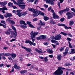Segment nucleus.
Segmentation results:
<instances>
[{"label": "nucleus", "mask_w": 75, "mask_h": 75, "mask_svg": "<svg viewBox=\"0 0 75 75\" xmlns=\"http://www.w3.org/2000/svg\"><path fill=\"white\" fill-rule=\"evenodd\" d=\"M43 44L45 45H47L49 44V43L47 42H44Z\"/></svg>", "instance_id": "69168bd1"}, {"label": "nucleus", "mask_w": 75, "mask_h": 75, "mask_svg": "<svg viewBox=\"0 0 75 75\" xmlns=\"http://www.w3.org/2000/svg\"><path fill=\"white\" fill-rule=\"evenodd\" d=\"M36 39L37 40H41V36H39V37H37L36 38Z\"/></svg>", "instance_id": "09e8293b"}, {"label": "nucleus", "mask_w": 75, "mask_h": 75, "mask_svg": "<svg viewBox=\"0 0 75 75\" xmlns=\"http://www.w3.org/2000/svg\"><path fill=\"white\" fill-rule=\"evenodd\" d=\"M65 66H67V67L68 66H69L70 65H72V64H69V63H68V64H65V65H64Z\"/></svg>", "instance_id": "864d4df0"}, {"label": "nucleus", "mask_w": 75, "mask_h": 75, "mask_svg": "<svg viewBox=\"0 0 75 75\" xmlns=\"http://www.w3.org/2000/svg\"><path fill=\"white\" fill-rule=\"evenodd\" d=\"M66 15L68 16L67 19H70L71 18L73 17V14H72V13L70 12L67 13Z\"/></svg>", "instance_id": "0eeeda50"}, {"label": "nucleus", "mask_w": 75, "mask_h": 75, "mask_svg": "<svg viewBox=\"0 0 75 75\" xmlns=\"http://www.w3.org/2000/svg\"><path fill=\"white\" fill-rule=\"evenodd\" d=\"M14 67L15 69H16L17 71H19V70H20L21 69L20 67L17 66L16 64H15L14 65Z\"/></svg>", "instance_id": "ddd939ff"}, {"label": "nucleus", "mask_w": 75, "mask_h": 75, "mask_svg": "<svg viewBox=\"0 0 75 75\" xmlns=\"http://www.w3.org/2000/svg\"><path fill=\"white\" fill-rule=\"evenodd\" d=\"M40 36L41 40H43V39H45V38H46V37H47L46 35H40Z\"/></svg>", "instance_id": "4be33fe9"}, {"label": "nucleus", "mask_w": 75, "mask_h": 75, "mask_svg": "<svg viewBox=\"0 0 75 75\" xmlns=\"http://www.w3.org/2000/svg\"><path fill=\"white\" fill-rule=\"evenodd\" d=\"M12 33L13 35H11V38H13V36L15 38H16L17 36V33L16 31H12Z\"/></svg>", "instance_id": "20e7f679"}, {"label": "nucleus", "mask_w": 75, "mask_h": 75, "mask_svg": "<svg viewBox=\"0 0 75 75\" xmlns=\"http://www.w3.org/2000/svg\"><path fill=\"white\" fill-rule=\"evenodd\" d=\"M20 73L21 75H24V74H26L27 72V70H21L20 71Z\"/></svg>", "instance_id": "dca6fc26"}, {"label": "nucleus", "mask_w": 75, "mask_h": 75, "mask_svg": "<svg viewBox=\"0 0 75 75\" xmlns=\"http://www.w3.org/2000/svg\"><path fill=\"white\" fill-rule=\"evenodd\" d=\"M22 13L23 16H26V14H27V12L25 11L24 12H22Z\"/></svg>", "instance_id": "4c0bfd02"}, {"label": "nucleus", "mask_w": 75, "mask_h": 75, "mask_svg": "<svg viewBox=\"0 0 75 75\" xmlns=\"http://www.w3.org/2000/svg\"><path fill=\"white\" fill-rule=\"evenodd\" d=\"M44 7H45L46 8H47L48 7V5H46L45 4L44 5Z\"/></svg>", "instance_id": "bf43d9fd"}, {"label": "nucleus", "mask_w": 75, "mask_h": 75, "mask_svg": "<svg viewBox=\"0 0 75 75\" xmlns=\"http://www.w3.org/2000/svg\"><path fill=\"white\" fill-rule=\"evenodd\" d=\"M29 27H30V28H35V27L34 26L31 24H30V25H29Z\"/></svg>", "instance_id": "3c124183"}, {"label": "nucleus", "mask_w": 75, "mask_h": 75, "mask_svg": "<svg viewBox=\"0 0 75 75\" xmlns=\"http://www.w3.org/2000/svg\"><path fill=\"white\" fill-rule=\"evenodd\" d=\"M50 38L51 40H55V37L53 36H52L50 37Z\"/></svg>", "instance_id": "6e6d98bb"}, {"label": "nucleus", "mask_w": 75, "mask_h": 75, "mask_svg": "<svg viewBox=\"0 0 75 75\" xmlns=\"http://www.w3.org/2000/svg\"><path fill=\"white\" fill-rule=\"evenodd\" d=\"M49 3H50L51 5L52 6H54V1L52 0H49Z\"/></svg>", "instance_id": "c756f323"}, {"label": "nucleus", "mask_w": 75, "mask_h": 75, "mask_svg": "<svg viewBox=\"0 0 75 75\" xmlns=\"http://www.w3.org/2000/svg\"><path fill=\"white\" fill-rule=\"evenodd\" d=\"M64 46L61 47L59 50L60 52H62V51H64Z\"/></svg>", "instance_id": "f704fd0d"}, {"label": "nucleus", "mask_w": 75, "mask_h": 75, "mask_svg": "<svg viewBox=\"0 0 75 75\" xmlns=\"http://www.w3.org/2000/svg\"><path fill=\"white\" fill-rule=\"evenodd\" d=\"M74 24V22L71 21H70L69 23V25H72V24Z\"/></svg>", "instance_id": "2f4dec72"}, {"label": "nucleus", "mask_w": 75, "mask_h": 75, "mask_svg": "<svg viewBox=\"0 0 75 75\" xmlns=\"http://www.w3.org/2000/svg\"><path fill=\"white\" fill-rule=\"evenodd\" d=\"M19 23L21 24H24V25H27V24L25 23V21H21L19 22Z\"/></svg>", "instance_id": "6ab92c4d"}, {"label": "nucleus", "mask_w": 75, "mask_h": 75, "mask_svg": "<svg viewBox=\"0 0 75 75\" xmlns=\"http://www.w3.org/2000/svg\"><path fill=\"white\" fill-rule=\"evenodd\" d=\"M58 5L59 6V8L60 9L61 8V5H60V3H59V2H58Z\"/></svg>", "instance_id": "774afa93"}, {"label": "nucleus", "mask_w": 75, "mask_h": 75, "mask_svg": "<svg viewBox=\"0 0 75 75\" xmlns=\"http://www.w3.org/2000/svg\"><path fill=\"white\" fill-rule=\"evenodd\" d=\"M26 23L27 24H28L29 25L31 24V22H30L27 21Z\"/></svg>", "instance_id": "13d9d810"}, {"label": "nucleus", "mask_w": 75, "mask_h": 75, "mask_svg": "<svg viewBox=\"0 0 75 75\" xmlns=\"http://www.w3.org/2000/svg\"><path fill=\"white\" fill-rule=\"evenodd\" d=\"M17 15H18V16L20 17L21 16H22V12L18 13V14H17Z\"/></svg>", "instance_id": "a18cd8bd"}, {"label": "nucleus", "mask_w": 75, "mask_h": 75, "mask_svg": "<svg viewBox=\"0 0 75 75\" xmlns=\"http://www.w3.org/2000/svg\"><path fill=\"white\" fill-rule=\"evenodd\" d=\"M61 58H62V56H61V55L60 54L57 55V59H58L59 61H61Z\"/></svg>", "instance_id": "5701e85b"}, {"label": "nucleus", "mask_w": 75, "mask_h": 75, "mask_svg": "<svg viewBox=\"0 0 75 75\" xmlns=\"http://www.w3.org/2000/svg\"><path fill=\"white\" fill-rule=\"evenodd\" d=\"M33 45V46H35L36 44L34 42H33L31 41V43H30V45Z\"/></svg>", "instance_id": "37998d69"}, {"label": "nucleus", "mask_w": 75, "mask_h": 75, "mask_svg": "<svg viewBox=\"0 0 75 75\" xmlns=\"http://www.w3.org/2000/svg\"><path fill=\"white\" fill-rule=\"evenodd\" d=\"M64 24L63 23H58L57 24V25H58V26H64Z\"/></svg>", "instance_id": "de8ad7c7"}, {"label": "nucleus", "mask_w": 75, "mask_h": 75, "mask_svg": "<svg viewBox=\"0 0 75 75\" xmlns=\"http://www.w3.org/2000/svg\"><path fill=\"white\" fill-rule=\"evenodd\" d=\"M28 10L29 11H31V12H33L34 14H33V17H37L40 14H41V16H44V13L40 11H38V10L36 9H34V8H28Z\"/></svg>", "instance_id": "f257e3e1"}, {"label": "nucleus", "mask_w": 75, "mask_h": 75, "mask_svg": "<svg viewBox=\"0 0 75 75\" xmlns=\"http://www.w3.org/2000/svg\"><path fill=\"white\" fill-rule=\"evenodd\" d=\"M21 5H19V6L20 7L21 9H25V6H26V5H25V3L24 2H23V3Z\"/></svg>", "instance_id": "423d86ee"}, {"label": "nucleus", "mask_w": 75, "mask_h": 75, "mask_svg": "<svg viewBox=\"0 0 75 75\" xmlns=\"http://www.w3.org/2000/svg\"><path fill=\"white\" fill-rule=\"evenodd\" d=\"M13 3H14V4H15L16 5H17L18 6H19V4H18L17 3V2L16 1H15L14 2H13Z\"/></svg>", "instance_id": "052dcab7"}, {"label": "nucleus", "mask_w": 75, "mask_h": 75, "mask_svg": "<svg viewBox=\"0 0 75 75\" xmlns=\"http://www.w3.org/2000/svg\"><path fill=\"white\" fill-rule=\"evenodd\" d=\"M69 51V48L68 47H67L65 50V52H63V54H65V55H67L68 53V51Z\"/></svg>", "instance_id": "a211bd4d"}, {"label": "nucleus", "mask_w": 75, "mask_h": 75, "mask_svg": "<svg viewBox=\"0 0 75 75\" xmlns=\"http://www.w3.org/2000/svg\"><path fill=\"white\" fill-rule=\"evenodd\" d=\"M64 12H65V11L64 9L59 11V14H62L64 13H63Z\"/></svg>", "instance_id": "a878e982"}, {"label": "nucleus", "mask_w": 75, "mask_h": 75, "mask_svg": "<svg viewBox=\"0 0 75 75\" xmlns=\"http://www.w3.org/2000/svg\"><path fill=\"white\" fill-rule=\"evenodd\" d=\"M1 23H2V24H4L5 25H6V23L5 21L2 20L0 22Z\"/></svg>", "instance_id": "a19ab883"}, {"label": "nucleus", "mask_w": 75, "mask_h": 75, "mask_svg": "<svg viewBox=\"0 0 75 75\" xmlns=\"http://www.w3.org/2000/svg\"><path fill=\"white\" fill-rule=\"evenodd\" d=\"M0 18L2 20H3V19H4V16L2 15H0Z\"/></svg>", "instance_id": "5fc2aeb1"}, {"label": "nucleus", "mask_w": 75, "mask_h": 75, "mask_svg": "<svg viewBox=\"0 0 75 75\" xmlns=\"http://www.w3.org/2000/svg\"><path fill=\"white\" fill-rule=\"evenodd\" d=\"M10 56L12 58H16V54H15L13 53V52H12V54H11Z\"/></svg>", "instance_id": "2eb2a0df"}, {"label": "nucleus", "mask_w": 75, "mask_h": 75, "mask_svg": "<svg viewBox=\"0 0 75 75\" xmlns=\"http://www.w3.org/2000/svg\"><path fill=\"white\" fill-rule=\"evenodd\" d=\"M38 20V19L37 18H35L33 19V21H37Z\"/></svg>", "instance_id": "e2e57ef3"}, {"label": "nucleus", "mask_w": 75, "mask_h": 75, "mask_svg": "<svg viewBox=\"0 0 75 75\" xmlns=\"http://www.w3.org/2000/svg\"><path fill=\"white\" fill-rule=\"evenodd\" d=\"M65 20V18H62L60 19L59 21H61V22H63Z\"/></svg>", "instance_id": "58836bf2"}, {"label": "nucleus", "mask_w": 75, "mask_h": 75, "mask_svg": "<svg viewBox=\"0 0 75 75\" xmlns=\"http://www.w3.org/2000/svg\"><path fill=\"white\" fill-rule=\"evenodd\" d=\"M12 14L10 13H6V14L4 15V17L6 18L9 17H12Z\"/></svg>", "instance_id": "f8f14e48"}, {"label": "nucleus", "mask_w": 75, "mask_h": 75, "mask_svg": "<svg viewBox=\"0 0 75 75\" xmlns=\"http://www.w3.org/2000/svg\"><path fill=\"white\" fill-rule=\"evenodd\" d=\"M51 8H51V6H50V7L47 9L48 11H50L51 10Z\"/></svg>", "instance_id": "338daca9"}, {"label": "nucleus", "mask_w": 75, "mask_h": 75, "mask_svg": "<svg viewBox=\"0 0 75 75\" xmlns=\"http://www.w3.org/2000/svg\"><path fill=\"white\" fill-rule=\"evenodd\" d=\"M50 24H52L54 25V24H56V22L54 21L53 20H51L50 21Z\"/></svg>", "instance_id": "b1692460"}, {"label": "nucleus", "mask_w": 75, "mask_h": 75, "mask_svg": "<svg viewBox=\"0 0 75 75\" xmlns=\"http://www.w3.org/2000/svg\"><path fill=\"white\" fill-rule=\"evenodd\" d=\"M8 7H12L13 6V3H11V2H9L8 4Z\"/></svg>", "instance_id": "393cba45"}, {"label": "nucleus", "mask_w": 75, "mask_h": 75, "mask_svg": "<svg viewBox=\"0 0 75 75\" xmlns=\"http://www.w3.org/2000/svg\"><path fill=\"white\" fill-rule=\"evenodd\" d=\"M7 4V1H5L4 2H0V4L1 6H4L5 5H6Z\"/></svg>", "instance_id": "4468645a"}, {"label": "nucleus", "mask_w": 75, "mask_h": 75, "mask_svg": "<svg viewBox=\"0 0 75 75\" xmlns=\"http://www.w3.org/2000/svg\"><path fill=\"white\" fill-rule=\"evenodd\" d=\"M20 26L21 27V28H27V26L22 25H20Z\"/></svg>", "instance_id": "7c9ffc66"}, {"label": "nucleus", "mask_w": 75, "mask_h": 75, "mask_svg": "<svg viewBox=\"0 0 75 75\" xmlns=\"http://www.w3.org/2000/svg\"><path fill=\"white\" fill-rule=\"evenodd\" d=\"M1 26H3L4 28H7L6 25L3 24H2V23H0V27H1Z\"/></svg>", "instance_id": "473e14b6"}, {"label": "nucleus", "mask_w": 75, "mask_h": 75, "mask_svg": "<svg viewBox=\"0 0 75 75\" xmlns=\"http://www.w3.org/2000/svg\"><path fill=\"white\" fill-rule=\"evenodd\" d=\"M71 54H74L75 53V49H71Z\"/></svg>", "instance_id": "cd10ccee"}, {"label": "nucleus", "mask_w": 75, "mask_h": 75, "mask_svg": "<svg viewBox=\"0 0 75 75\" xmlns=\"http://www.w3.org/2000/svg\"><path fill=\"white\" fill-rule=\"evenodd\" d=\"M31 40H25V43L26 44H28L29 43L30 45H31Z\"/></svg>", "instance_id": "bb28decb"}, {"label": "nucleus", "mask_w": 75, "mask_h": 75, "mask_svg": "<svg viewBox=\"0 0 75 75\" xmlns=\"http://www.w3.org/2000/svg\"><path fill=\"white\" fill-rule=\"evenodd\" d=\"M19 59L20 61H23V58L22 57H19Z\"/></svg>", "instance_id": "0e129e2a"}, {"label": "nucleus", "mask_w": 75, "mask_h": 75, "mask_svg": "<svg viewBox=\"0 0 75 75\" xmlns=\"http://www.w3.org/2000/svg\"><path fill=\"white\" fill-rule=\"evenodd\" d=\"M44 59L45 62H48V57H45V58H44Z\"/></svg>", "instance_id": "c03bdc74"}, {"label": "nucleus", "mask_w": 75, "mask_h": 75, "mask_svg": "<svg viewBox=\"0 0 75 75\" xmlns=\"http://www.w3.org/2000/svg\"><path fill=\"white\" fill-rule=\"evenodd\" d=\"M60 34H62V35H64L65 36H66V35H68L69 36H70V37H72V35H71V34L70 33H69L68 34H67L65 33H64V32H62L60 33Z\"/></svg>", "instance_id": "9b49d317"}, {"label": "nucleus", "mask_w": 75, "mask_h": 75, "mask_svg": "<svg viewBox=\"0 0 75 75\" xmlns=\"http://www.w3.org/2000/svg\"><path fill=\"white\" fill-rule=\"evenodd\" d=\"M68 42L69 43V45L70 48H72V46L71 45V43L69 41Z\"/></svg>", "instance_id": "72a5a7b5"}, {"label": "nucleus", "mask_w": 75, "mask_h": 75, "mask_svg": "<svg viewBox=\"0 0 75 75\" xmlns=\"http://www.w3.org/2000/svg\"><path fill=\"white\" fill-rule=\"evenodd\" d=\"M23 0H18L17 1V2L18 4H21L23 3H24L23 2Z\"/></svg>", "instance_id": "412c9836"}, {"label": "nucleus", "mask_w": 75, "mask_h": 75, "mask_svg": "<svg viewBox=\"0 0 75 75\" xmlns=\"http://www.w3.org/2000/svg\"><path fill=\"white\" fill-rule=\"evenodd\" d=\"M40 25H42V26H44L45 25V23L42 22V21L40 20Z\"/></svg>", "instance_id": "aec40b11"}, {"label": "nucleus", "mask_w": 75, "mask_h": 75, "mask_svg": "<svg viewBox=\"0 0 75 75\" xmlns=\"http://www.w3.org/2000/svg\"><path fill=\"white\" fill-rule=\"evenodd\" d=\"M14 67H12V70L10 71V73H12V72H14Z\"/></svg>", "instance_id": "79ce46f5"}, {"label": "nucleus", "mask_w": 75, "mask_h": 75, "mask_svg": "<svg viewBox=\"0 0 75 75\" xmlns=\"http://www.w3.org/2000/svg\"><path fill=\"white\" fill-rule=\"evenodd\" d=\"M38 34V32H34L33 31H32L30 33V37L31 38V39H32V42H33L35 41V39H33L34 38H35L36 35H37Z\"/></svg>", "instance_id": "7ed1b4c3"}, {"label": "nucleus", "mask_w": 75, "mask_h": 75, "mask_svg": "<svg viewBox=\"0 0 75 75\" xmlns=\"http://www.w3.org/2000/svg\"><path fill=\"white\" fill-rule=\"evenodd\" d=\"M12 30H13L15 31H16V28L14 26H11Z\"/></svg>", "instance_id": "49530a36"}, {"label": "nucleus", "mask_w": 75, "mask_h": 75, "mask_svg": "<svg viewBox=\"0 0 75 75\" xmlns=\"http://www.w3.org/2000/svg\"><path fill=\"white\" fill-rule=\"evenodd\" d=\"M67 40H68V41H72V39H71V38H67Z\"/></svg>", "instance_id": "4d7b16f0"}, {"label": "nucleus", "mask_w": 75, "mask_h": 75, "mask_svg": "<svg viewBox=\"0 0 75 75\" xmlns=\"http://www.w3.org/2000/svg\"><path fill=\"white\" fill-rule=\"evenodd\" d=\"M43 19L45 21H47V20H49V18L47 16H44Z\"/></svg>", "instance_id": "c85d7f7f"}, {"label": "nucleus", "mask_w": 75, "mask_h": 75, "mask_svg": "<svg viewBox=\"0 0 75 75\" xmlns=\"http://www.w3.org/2000/svg\"><path fill=\"white\" fill-rule=\"evenodd\" d=\"M21 47L23 49H24L25 50L27 51V52H31V48H27L25 46H21Z\"/></svg>", "instance_id": "1a4fd4ad"}, {"label": "nucleus", "mask_w": 75, "mask_h": 75, "mask_svg": "<svg viewBox=\"0 0 75 75\" xmlns=\"http://www.w3.org/2000/svg\"><path fill=\"white\" fill-rule=\"evenodd\" d=\"M61 38V35L60 34L55 35L54 40H60Z\"/></svg>", "instance_id": "39448f33"}, {"label": "nucleus", "mask_w": 75, "mask_h": 75, "mask_svg": "<svg viewBox=\"0 0 75 75\" xmlns=\"http://www.w3.org/2000/svg\"><path fill=\"white\" fill-rule=\"evenodd\" d=\"M2 9L3 10H8V9L7 8H6V7L5 6L4 7L2 8Z\"/></svg>", "instance_id": "8fccbe9b"}, {"label": "nucleus", "mask_w": 75, "mask_h": 75, "mask_svg": "<svg viewBox=\"0 0 75 75\" xmlns=\"http://www.w3.org/2000/svg\"><path fill=\"white\" fill-rule=\"evenodd\" d=\"M58 69L53 72V75H62L63 74V70L65 69V68L62 67V66L57 68Z\"/></svg>", "instance_id": "f03ea898"}, {"label": "nucleus", "mask_w": 75, "mask_h": 75, "mask_svg": "<svg viewBox=\"0 0 75 75\" xmlns=\"http://www.w3.org/2000/svg\"><path fill=\"white\" fill-rule=\"evenodd\" d=\"M12 29L9 28L5 32V33L6 35H10V33L12 32Z\"/></svg>", "instance_id": "6e6552de"}, {"label": "nucleus", "mask_w": 75, "mask_h": 75, "mask_svg": "<svg viewBox=\"0 0 75 75\" xmlns=\"http://www.w3.org/2000/svg\"><path fill=\"white\" fill-rule=\"evenodd\" d=\"M35 68V67H34V66L32 65L31 66L30 69H34Z\"/></svg>", "instance_id": "680f3d73"}, {"label": "nucleus", "mask_w": 75, "mask_h": 75, "mask_svg": "<svg viewBox=\"0 0 75 75\" xmlns=\"http://www.w3.org/2000/svg\"><path fill=\"white\" fill-rule=\"evenodd\" d=\"M64 10L65 12H66V11L68 12V11H69V8L68 7H66V8Z\"/></svg>", "instance_id": "e433bc0d"}, {"label": "nucleus", "mask_w": 75, "mask_h": 75, "mask_svg": "<svg viewBox=\"0 0 75 75\" xmlns=\"http://www.w3.org/2000/svg\"><path fill=\"white\" fill-rule=\"evenodd\" d=\"M52 16L53 18L54 19H58V18H59V17L57 15V14H56L55 13H53Z\"/></svg>", "instance_id": "9d476101"}, {"label": "nucleus", "mask_w": 75, "mask_h": 75, "mask_svg": "<svg viewBox=\"0 0 75 75\" xmlns=\"http://www.w3.org/2000/svg\"><path fill=\"white\" fill-rule=\"evenodd\" d=\"M11 19V18L10 17H9L8 18L7 20L8 21H9V22H11L12 24H15V22L14 21H11L10 20Z\"/></svg>", "instance_id": "f3484780"}, {"label": "nucleus", "mask_w": 75, "mask_h": 75, "mask_svg": "<svg viewBox=\"0 0 75 75\" xmlns=\"http://www.w3.org/2000/svg\"><path fill=\"white\" fill-rule=\"evenodd\" d=\"M63 27H64V28L65 30H68V29H69V28L68 26L65 25V24H64V25H63Z\"/></svg>", "instance_id": "ea45409f"}, {"label": "nucleus", "mask_w": 75, "mask_h": 75, "mask_svg": "<svg viewBox=\"0 0 75 75\" xmlns=\"http://www.w3.org/2000/svg\"><path fill=\"white\" fill-rule=\"evenodd\" d=\"M51 42L52 43H56V42H58V41L53 39L51 40Z\"/></svg>", "instance_id": "c9c22d12"}, {"label": "nucleus", "mask_w": 75, "mask_h": 75, "mask_svg": "<svg viewBox=\"0 0 75 75\" xmlns=\"http://www.w3.org/2000/svg\"><path fill=\"white\" fill-rule=\"evenodd\" d=\"M11 55V54L10 53H6V57H9L10 55V56Z\"/></svg>", "instance_id": "603ef678"}]
</instances>
